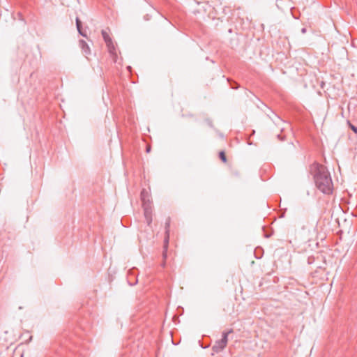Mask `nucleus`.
<instances>
[{"label":"nucleus","instance_id":"nucleus-1","mask_svg":"<svg viewBox=\"0 0 357 357\" xmlns=\"http://www.w3.org/2000/svg\"><path fill=\"white\" fill-rule=\"evenodd\" d=\"M314 169V180L317 188L324 194H331L333 190V183L327 168L321 164L314 163L312 166Z\"/></svg>","mask_w":357,"mask_h":357},{"label":"nucleus","instance_id":"nucleus-2","mask_svg":"<svg viewBox=\"0 0 357 357\" xmlns=\"http://www.w3.org/2000/svg\"><path fill=\"white\" fill-rule=\"evenodd\" d=\"M102 38L104 39L105 43H106L108 52L110 56L112 57L114 62L117 61V52L116 49L115 44L112 41V38L109 36L108 33L106 30H102L101 31Z\"/></svg>","mask_w":357,"mask_h":357},{"label":"nucleus","instance_id":"nucleus-3","mask_svg":"<svg viewBox=\"0 0 357 357\" xmlns=\"http://www.w3.org/2000/svg\"><path fill=\"white\" fill-rule=\"evenodd\" d=\"M232 332L233 330L230 329L227 332H224L222 333V339L216 341L215 344L213 346L212 349L214 352L218 353L221 351L227 346L228 341V335L229 333H231Z\"/></svg>","mask_w":357,"mask_h":357},{"label":"nucleus","instance_id":"nucleus-4","mask_svg":"<svg viewBox=\"0 0 357 357\" xmlns=\"http://www.w3.org/2000/svg\"><path fill=\"white\" fill-rule=\"evenodd\" d=\"M169 226H170V218H168L165 222V237L164 240V251L162 253V256L164 258L167 257V250L169 243Z\"/></svg>","mask_w":357,"mask_h":357},{"label":"nucleus","instance_id":"nucleus-5","mask_svg":"<svg viewBox=\"0 0 357 357\" xmlns=\"http://www.w3.org/2000/svg\"><path fill=\"white\" fill-rule=\"evenodd\" d=\"M79 46L82 49V53L87 58L91 54V49L89 45L84 40H79Z\"/></svg>","mask_w":357,"mask_h":357},{"label":"nucleus","instance_id":"nucleus-6","mask_svg":"<svg viewBox=\"0 0 357 357\" xmlns=\"http://www.w3.org/2000/svg\"><path fill=\"white\" fill-rule=\"evenodd\" d=\"M76 26L79 33L84 37H86V34L82 30V22L79 17H76Z\"/></svg>","mask_w":357,"mask_h":357},{"label":"nucleus","instance_id":"nucleus-7","mask_svg":"<svg viewBox=\"0 0 357 357\" xmlns=\"http://www.w3.org/2000/svg\"><path fill=\"white\" fill-rule=\"evenodd\" d=\"M148 199H149V193L146 190L144 189L141 192L142 202H146V201H147Z\"/></svg>","mask_w":357,"mask_h":357},{"label":"nucleus","instance_id":"nucleus-8","mask_svg":"<svg viewBox=\"0 0 357 357\" xmlns=\"http://www.w3.org/2000/svg\"><path fill=\"white\" fill-rule=\"evenodd\" d=\"M142 207L144 210L152 208L151 202L149 199L142 202Z\"/></svg>","mask_w":357,"mask_h":357},{"label":"nucleus","instance_id":"nucleus-9","mask_svg":"<svg viewBox=\"0 0 357 357\" xmlns=\"http://www.w3.org/2000/svg\"><path fill=\"white\" fill-rule=\"evenodd\" d=\"M219 156H220V160L223 162H227V158H226V155H225V153L224 151H220L219 153Z\"/></svg>","mask_w":357,"mask_h":357},{"label":"nucleus","instance_id":"nucleus-10","mask_svg":"<svg viewBox=\"0 0 357 357\" xmlns=\"http://www.w3.org/2000/svg\"><path fill=\"white\" fill-rule=\"evenodd\" d=\"M144 217L152 215V208L144 210Z\"/></svg>","mask_w":357,"mask_h":357},{"label":"nucleus","instance_id":"nucleus-11","mask_svg":"<svg viewBox=\"0 0 357 357\" xmlns=\"http://www.w3.org/2000/svg\"><path fill=\"white\" fill-rule=\"evenodd\" d=\"M145 219H146V221L148 225H150L152 222V215L151 216H146Z\"/></svg>","mask_w":357,"mask_h":357},{"label":"nucleus","instance_id":"nucleus-12","mask_svg":"<svg viewBox=\"0 0 357 357\" xmlns=\"http://www.w3.org/2000/svg\"><path fill=\"white\" fill-rule=\"evenodd\" d=\"M349 127L355 133H357V127H356L355 126L352 125L350 123H349Z\"/></svg>","mask_w":357,"mask_h":357},{"label":"nucleus","instance_id":"nucleus-13","mask_svg":"<svg viewBox=\"0 0 357 357\" xmlns=\"http://www.w3.org/2000/svg\"><path fill=\"white\" fill-rule=\"evenodd\" d=\"M306 31H307L306 28L303 27V28H302V29H301V33H306Z\"/></svg>","mask_w":357,"mask_h":357},{"label":"nucleus","instance_id":"nucleus-14","mask_svg":"<svg viewBox=\"0 0 357 357\" xmlns=\"http://www.w3.org/2000/svg\"><path fill=\"white\" fill-rule=\"evenodd\" d=\"M150 151H151V147H150V146H148V147L146 148V152H147V153H149V152H150Z\"/></svg>","mask_w":357,"mask_h":357},{"label":"nucleus","instance_id":"nucleus-15","mask_svg":"<svg viewBox=\"0 0 357 357\" xmlns=\"http://www.w3.org/2000/svg\"><path fill=\"white\" fill-rule=\"evenodd\" d=\"M231 88H232V89H237V88H238V86H236V87H235V86H231Z\"/></svg>","mask_w":357,"mask_h":357}]
</instances>
